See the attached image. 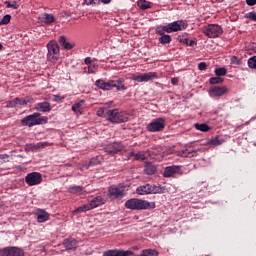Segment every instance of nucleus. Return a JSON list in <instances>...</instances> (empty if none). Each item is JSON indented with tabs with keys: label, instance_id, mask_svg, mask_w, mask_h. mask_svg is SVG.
<instances>
[{
	"label": "nucleus",
	"instance_id": "obj_1",
	"mask_svg": "<svg viewBox=\"0 0 256 256\" xmlns=\"http://www.w3.org/2000/svg\"><path fill=\"white\" fill-rule=\"evenodd\" d=\"M126 209H131V211H145L155 209V202H149L147 200L131 198L125 202Z\"/></svg>",
	"mask_w": 256,
	"mask_h": 256
},
{
	"label": "nucleus",
	"instance_id": "obj_2",
	"mask_svg": "<svg viewBox=\"0 0 256 256\" xmlns=\"http://www.w3.org/2000/svg\"><path fill=\"white\" fill-rule=\"evenodd\" d=\"M136 193L138 195H151V194H157V193H165V187H161V185H151L146 184L139 186L136 189Z\"/></svg>",
	"mask_w": 256,
	"mask_h": 256
},
{
	"label": "nucleus",
	"instance_id": "obj_3",
	"mask_svg": "<svg viewBox=\"0 0 256 256\" xmlns=\"http://www.w3.org/2000/svg\"><path fill=\"white\" fill-rule=\"evenodd\" d=\"M182 29H187V22L183 20L175 21L167 26H161L157 29L158 33H161V30L165 33H173L177 31H182Z\"/></svg>",
	"mask_w": 256,
	"mask_h": 256
},
{
	"label": "nucleus",
	"instance_id": "obj_4",
	"mask_svg": "<svg viewBox=\"0 0 256 256\" xmlns=\"http://www.w3.org/2000/svg\"><path fill=\"white\" fill-rule=\"evenodd\" d=\"M48 54H47V61H50V63H55L56 61H59V53L60 48L59 44L55 40H51L47 44Z\"/></svg>",
	"mask_w": 256,
	"mask_h": 256
},
{
	"label": "nucleus",
	"instance_id": "obj_5",
	"mask_svg": "<svg viewBox=\"0 0 256 256\" xmlns=\"http://www.w3.org/2000/svg\"><path fill=\"white\" fill-rule=\"evenodd\" d=\"M21 123L26 127H33L35 125H42V123H47V118L41 117L40 113H34L22 119Z\"/></svg>",
	"mask_w": 256,
	"mask_h": 256
},
{
	"label": "nucleus",
	"instance_id": "obj_6",
	"mask_svg": "<svg viewBox=\"0 0 256 256\" xmlns=\"http://www.w3.org/2000/svg\"><path fill=\"white\" fill-rule=\"evenodd\" d=\"M101 205H105V199L101 196H96L95 198L90 200L88 204H85L77 208L74 211V213H83L85 211H91V209H95Z\"/></svg>",
	"mask_w": 256,
	"mask_h": 256
},
{
	"label": "nucleus",
	"instance_id": "obj_7",
	"mask_svg": "<svg viewBox=\"0 0 256 256\" xmlns=\"http://www.w3.org/2000/svg\"><path fill=\"white\" fill-rule=\"evenodd\" d=\"M108 121H110V123H127V121H129V114L119 109H113L110 110Z\"/></svg>",
	"mask_w": 256,
	"mask_h": 256
},
{
	"label": "nucleus",
	"instance_id": "obj_8",
	"mask_svg": "<svg viewBox=\"0 0 256 256\" xmlns=\"http://www.w3.org/2000/svg\"><path fill=\"white\" fill-rule=\"evenodd\" d=\"M203 33L210 39H215V37L223 35V28L217 24H209L203 28Z\"/></svg>",
	"mask_w": 256,
	"mask_h": 256
},
{
	"label": "nucleus",
	"instance_id": "obj_9",
	"mask_svg": "<svg viewBox=\"0 0 256 256\" xmlns=\"http://www.w3.org/2000/svg\"><path fill=\"white\" fill-rule=\"evenodd\" d=\"M146 129L147 131H150V133H157L158 131H163V129H165V119H154L151 123L147 125Z\"/></svg>",
	"mask_w": 256,
	"mask_h": 256
},
{
	"label": "nucleus",
	"instance_id": "obj_10",
	"mask_svg": "<svg viewBox=\"0 0 256 256\" xmlns=\"http://www.w3.org/2000/svg\"><path fill=\"white\" fill-rule=\"evenodd\" d=\"M42 181H43V176L39 172H31L27 174V176L25 177V183H27L29 187L40 185Z\"/></svg>",
	"mask_w": 256,
	"mask_h": 256
},
{
	"label": "nucleus",
	"instance_id": "obj_11",
	"mask_svg": "<svg viewBox=\"0 0 256 256\" xmlns=\"http://www.w3.org/2000/svg\"><path fill=\"white\" fill-rule=\"evenodd\" d=\"M156 72H148L142 75H132L130 77L131 81H137V83H145L147 81H153V79H158Z\"/></svg>",
	"mask_w": 256,
	"mask_h": 256
},
{
	"label": "nucleus",
	"instance_id": "obj_12",
	"mask_svg": "<svg viewBox=\"0 0 256 256\" xmlns=\"http://www.w3.org/2000/svg\"><path fill=\"white\" fill-rule=\"evenodd\" d=\"M159 152H155V151H140L137 152L135 155V161H145V159H149V157H151V159H155L156 161H161V158H156L159 157Z\"/></svg>",
	"mask_w": 256,
	"mask_h": 256
},
{
	"label": "nucleus",
	"instance_id": "obj_13",
	"mask_svg": "<svg viewBox=\"0 0 256 256\" xmlns=\"http://www.w3.org/2000/svg\"><path fill=\"white\" fill-rule=\"evenodd\" d=\"M125 146L121 142H113L104 147L105 153L107 155H117V153L123 151Z\"/></svg>",
	"mask_w": 256,
	"mask_h": 256
},
{
	"label": "nucleus",
	"instance_id": "obj_14",
	"mask_svg": "<svg viewBox=\"0 0 256 256\" xmlns=\"http://www.w3.org/2000/svg\"><path fill=\"white\" fill-rule=\"evenodd\" d=\"M0 256H25V252L18 247H8L0 250Z\"/></svg>",
	"mask_w": 256,
	"mask_h": 256
},
{
	"label": "nucleus",
	"instance_id": "obj_15",
	"mask_svg": "<svg viewBox=\"0 0 256 256\" xmlns=\"http://www.w3.org/2000/svg\"><path fill=\"white\" fill-rule=\"evenodd\" d=\"M124 193H125V190L123 188H119L117 186H111L108 189V195L112 199H122Z\"/></svg>",
	"mask_w": 256,
	"mask_h": 256
},
{
	"label": "nucleus",
	"instance_id": "obj_16",
	"mask_svg": "<svg viewBox=\"0 0 256 256\" xmlns=\"http://www.w3.org/2000/svg\"><path fill=\"white\" fill-rule=\"evenodd\" d=\"M133 255V251L131 250H107L103 252V256H130Z\"/></svg>",
	"mask_w": 256,
	"mask_h": 256
},
{
	"label": "nucleus",
	"instance_id": "obj_17",
	"mask_svg": "<svg viewBox=\"0 0 256 256\" xmlns=\"http://www.w3.org/2000/svg\"><path fill=\"white\" fill-rule=\"evenodd\" d=\"M95 85L99 89H103V91H111V89L115 85V80H110L109 82H105L103 80H97Z\"/></svg>",
	"mask_w": 256,
	"mask_h": 256
},
{
	"label": "nucleus",
	"instance_id": "obj_18",
	"mask_svg": "<svg viewBox=\"0 0 256 256\" xmlns=\"http://www.w3.org/2000/svg\"><path fill=\"white\" fill-rule=\"evenodd\" d=\"M227 87H219V86H213L210 88V95L211 97H223L225 93H227Z\"/></svg>",
	"mask_w": 256,
	"mask_h": 256
},
{
	"label": "nucleus",
	"instance_id": "obj_19",
	"mask_svg": "<svg viewBox=\"0 0 256 256\" xmlns=\"http://www.w3.org/2000/svg\"><path fill=\"white\" fill-rule=\"evenodd\" d=\"M63 245L66 251H76L77 247H79V242L73 238H68L64 240Z\"/></svg>",
	"mask_w": 256,
	"mask_h": 256
},
{
	"label": "nucleus",
	"instance_id": "obj_20",
	"mask_svg": "<svg viewBox=\"0 0 256 256\" xmlns=\"http://www.w3.org/2000/svg\"><path fill=\"white\" fill-rule=\"evenodd\" d=\"M177 173H181V166H168L164 169L163 177H173Z\"/></svg>",
	"mask_w": 256,
	"mask_h": 256
},
{
	"label": "nucleus",
	"instance_id": "obj_21",
	"mask_svg": "<svg viewBox=\"0 0 256 256\" xmlns=\"http://www.w3.org/2000/svg\"><path fill=\"white\" fill-rule=\"evenodd\" d=\"M84 63L88 67L87 73H97V69H99V65L95 63V60H92L91 57H87L85 58Z\"/></svg>",
	"mask_w": 256,
	"mask_h": 256
},
{
	"label": "nucleus",
	"instance_id": "obj_22",
	"mask_svg": "<svg viewBox=\"0 0 256 256\" xmlns=\"http://www.w3.org/2000/svg\"><path fill=\"white\" fill-rule=\"evenodd\" d=\"M36 217L38 223H45V221H49V213L43 209L36 210Z\"/></svg>",
	"mask_w": 256,
	"mask_h": 256
},
{
	"label": "nucleus",
	"instance_id": "obj_23",
	"mask_svg": "<svg viewBox=\"0 0 256 256\" xmlns=\"http://www.w3.org/2000/svg\"><path fill=\"white\" fill-rule=\"evenodd\" d=\"M59 43L61 47H63L66 50H71L73 47H75V44L71 42H67V38L65 36H60L59 37Z\"/></svg>",
	"mask_w": 256,
	"mask_h": 256
},
{
	"label": "nucleus",
	"instance_id": "obj_24",
	"mask_svg": "<svg viewBox=\"0 0 256 256\" xmlns=\"http://www.w3.org/2000/svg\"><path fill=\"white\" fill-rule=\"evenodd\" d=\"M124 83L125 79L119 78L118 80H114L113 87H116L117 91H127V87Z\"/></svg>",
	"mask_w": 256,
	"mask_h": 256
},
{
	"label": "nucleus",
	"instance_id": "obj_25",
	"mask_svg": "<svg viewBox=\"0 0 256 256\" xmlns=\"http://www.w3.org/2000/svg\"><path fill=\"white\" fill-rule=\"evenodd\" d=\"M37 109L42 111V113H49V111H51V104L49 102L38 103Z\"/></svg>",
	"mask_w": 256,
	"mask_h": 256
},
{
	"label": "nucleus",
	"instance_id": "obj_26",
	"mask_svg": "<svg viewBox=\"0 0 256 256\" xmlns=\"http://www.w3.org/2000/svg\"><path fill=\"white\" fill-rule=\"evenodd\" d=\"M144 173H146V175H155V173H157V167L152 163H147L144 167Z\"/></svg>",
	"mask_w": 256,
	"mask_h": 256
},
{
	"label": "nucleus",
	"instance_id": "obj_27",
	"mask_svg": "<svg viewBox=\"0 0 256 256\" xmlns=\"http://www.w3.org/2000/svg\"><path fill=\"white\" fill-rule=\"evenodd\" d=\"M43 22L46 25H49L51 23H55V16L53 14L44 13L42 16Z\"/></svg>",
	"mask_w": 256,
	"mask_h": 256
},
{
	"label": "nucleus",
	"instance_id": "obj_28",
	"mask_svg": "<svg viewBox=\"0 0 256 256\" xmlns=\"http://www.w3.org/2000/svg\"><path fill=\"white\" fill-rule=\"evenodd\" d=\"M110 111H111L110 109L102 107L97 111V115H98V117H104L105 119H107L109 121Z\"/></svg>",
	"mask_w": 256,
	"mask_h": 256
},
{
	"label": "nucleus",
	"instance_id": "obj_29",
	"mask_svg": "<svg viewBox=\"0 0 256 256\" xmlns=\"http://www.w3.org/2000/svg\"><path fill=\"white\" fill-rule=\"evenodd\" d=\"M159 256V251L155 249H145L142 250L141 254L138 256Z\"/></svg>",
	"mask_w": 256,
	"mask_h": 256
},
{
	"label": "nucleus",
	"instance_id": "obj_30",
	"mask_svg": "<svg viewBox=\"0 0 256 256\" xmlns=\"http://www.w3.org/2000/svg\"><path fill=\"white\" fill-rule=\"evenodd\" d=\"M69 193H74L75 195H83L84 188L81 186H72L68 189Z\"/></svg>",
	"mask_w": 256,
	"mask_h": 256
},
{
	"label": "nucleus",
	"instance_id": "obj_31",
	"mask_svg": "<svg viewBox=\"0 0 256 256\" xmlns=\"http://www.w3.org/2000/svg\"><path fill=\"white\" fill-rule=\"evenodd\" d=\"M138 7H140L142 10L151 9V3L147 0H139L137 2Z\"/></svg>",
	"mask_w": 256,
	"mask_h": 256
},
{
	"label": "nucleus",
	"instance_id": "obj_32",
	"mask_svg": "<svg viewBox=\"0 0 256 256\" xmlns=\"http://www.w3.org/2000/svg\"><path fill=\"white\" fill-rule=\"evenodd\" d=\"M195 129H197L198 131H202V133H207V131H210L211 127H209V125L207 124H195L194 125Z\"/></svg>",
	"mask_w": 256,
	"mask_h": 256
},
{
	"label": "nucleus",
	"instance_id": "obj_33",
	"mask_svg": "<svg viewBox=\"0 0 256 256\" xmlns=\"http://www.w3.org/2000/svg\"><path fill=\"white\" fill-rule=\"evenodd\" d=\"M172 41V38L170 35H167V34H163L160 38H159V42L162 44V45H167L169 43H171Z\"/></svg>",
	"mask_w": 256,
	"mask_h": 256
},
{
	"label": "nucleus",
	"instance_id": "obj_34",
	"mask_svg": "<svg viewBox=\"0 0 256 256\" xmlns=\"http://www.w3.org/2000/svg\"><path fill=\"white\" fill-rule=\"evenodd\" d=\"M181 156L182 157H189V158L197 157V151H195V150L194 151H189L188 149H185V150L182 151Z\"/></svg>",
	"mask_w": 256,
	"mask_h": 256
},
{
	"label": "nucleus",
	"instance_id": "obj_35",
	"mask_svg": "<svg viewBox=\"0 0 256 256\" xmlns=\"http://www.w3.org/2000/svg\"><path fill=\"white\" fill-rule=\"evenodd\" d=\"M208 145H213L214 147H218V145H223V140H219V137H215L208 140Z\"/></svg>",
	"mask_w": 256,
	"mask_h": 256
},
{
	"label": "nucleus",
	"instance_id": "obj_36",
	"mask_svg": "<svg viewBox=\"0 0 256 256\" xmlns=\"http://www.w3.org/2000/svg\"><path fill=\"white\" fill-rule=\"evenodd\" d=\"M214 73L217 77H225V75H227V69H225V68H216Z\"/></svg>",
	"mask_w": 256,
	"mask_h": 256
},
{
	"label": "nucleus",
	"instance_id": "obj_37",
	"mask_svg": "<svg viewBox=\"0 0 256 256\" xmlns=\"http://www.w3.org/2000/svg\"><path fill=\"white\" fill-rule=\"evenodd\" d=\"M83 105H85V100H81L80 102L75 103L72 106V111H74V113H77V111H79V109L82 108Z\"/></svg>",
	"mask_w": 256,
	"mask_h": 256
},
{
	"label": "nucleus",
	"instance_id": "obj_38",
	"mask_svg": "<svg viewBox=\"0 0 256 256\" xmlns=\"http://www.w3.org/2000/svg\"><path fill=\"white\" fill-rule=\"evenodd\" d=\"M248 67L249 69H256V56H252L248 59Z\"/></svg>",
	"mask_w": 256,
	"mask_h": 256
},
{
	"label": "nucleus",
	"instance_id": "obj_39",
	"mask_svg": "<svg viewBox=\"0 0 256 256\" xmlns=\"http://www.w3.org/2000/svg\"><path fill=\"white\" fill-rule=\"evenodd\" d=\"M219 83H223V78L219 76L210 78V85H219Z\"/></svg>",
	"mask_w": 256,
	"mask_h": 256
},
{
	"label": "nucleus",
	"instance_id": "obj_40",
	"mask_svg": "<svg viewBox=\"0 0 256 256\" xmlns=\"http://www.w3.org/2000/svg\"><path fill=\"white\" fill-rule=\"evenodd\" d=\"M11 22V15L6 14L2 20L0 21V25H9V23Z\"/></svg>",
	"mask_w": 256,
	"mask_h": 256
},
{
	"label": "nucleus",
	"instance_id": "obj_41",
	"mask_svg": "<svg viewBox=\"0 0 256 256\" xmlns=\"http://www.w3.org/2000/svg\"><path fill=\"white\" fill-rule=\"evenodd\" d=\"M244 19H250L251 21H256V12L252 11V12L246 13L244 15Z\"/></svg>",
	"mask_w": 256,
	"mask_h": 256
},
{
	"label": "nucleus",
	"instance_id": "obj_42",
	"mask_svg": "<svg viewBox=\"0 0 256 256\" xmlns=\"http://www.w3.org/2000/svg\"><path fill=\"white\" fill-rule=\"evenodd\" d=\"M17 106V100L16 98L14 100H10L6 102L7 109H13V107Z\"/></svg>",
	"mask_w": 256,
	"mask_h": 256
},
{
	"label": "nucleus",
	"instance_id": "obj_43",
	"mask_svg": "<svg viewBox=\"0 0 256 256\" xmlns=\"http://www.w3.org/2000/svg\"><path fill=\"white\" fill-rule=\"evenodd\" d=\"M231 61V65H241V59H239V57L237 56H232L230 58Z\"/></svg>",
	"mask_w": 256,
	"mask_h": 256
},
{
	"label": "nucleus",
	"instance_id": "obj_44",
	"mask_svg": "<svg viewBox=\"0 0 256 256\" xmlns=\"http://www.w3.org/2000/svg\"><path fill=\"white\" fill-rule=\"evenodd\" d=\"M27 103H29L27 99L16 98V105H27Z\"/></svg>",
	"mask_w": 256,
	"mask_h": 256
},
{
	"label": "nucleus",
	"instance_id": "obj_45",
	"mask_svg": "<svg viewBox=\"0 0 256 256\" xmlns=\"http://www.w3.org/2000/svg\"><path fill=\"white\" fill-rule=\"evenodd\" d=\"M179 43H183L184 45H189V40L187 38L178 36Z\"/></svg>",
	"mask_w": 256,
	"mask_h": 256
},
{
	"label": "nucleus",
	"instance_id": "obj_46",
	"mask_svg": "<svg viewBox=\"0 0 256 256\" xmlns=\"http://www.w3.org/2000/svg\"><path fill=\"white\" fill-rule=\"evenodd\" d=\"M198 69H199L200 71H205V69H207V63H205V62L199 63V64H198Z\"/></svg>",
	"mask_w": 256,
	"mask_h": 256
},
{
	"label": "nucleus",
	"instance_id": "obj_47",
	"mask_svg": "<svg viewBox=\"0 0 256 256\" xmlns=\"http://www.w3.org/2000/svg\"><path fill=\"white\" fill-rule=\"evenodd\" d=\"M1 161H9V155L7 154H0Z\"/></svg>",
	"mask_w": 256,
	"mask_h": 256
},
{
	"label": "nucleus",
	"instance_id": "obj_48",
	"mask_svg": "<svg viewBox=\"0 0 256 256\" xmlns=\"http://www.w3.org/2000/svg\"><path fill=\"white\" fill-rule=\"evenodd\" d=\"M246 4L249 5V7H253L256 5V0H246Z\"/></svg>",
	"mask_w": 256,
	"mask_h": 256
},
{
	"label": "nucleus",
	"instance_id": "obj_49",
	"mask_svg": "<svg viewBox=\"0 0 256 256\" xmlns=\"http://www.w3.org/2000/svg\"><path fill=\"white\" fill-rule=\"evenodd\" d=\"M7 7L12 9H17V3L11 4V2H6Z\"/></svg>",
	"mask_w": 256,
	"mask_h": 256
},
{
	"label": "nucleus",
	"instance_id": "obj_50",
	"mask_svg": "<svg viewBox=\"0 0 256 256\" xmlns=\"http://www.w3.org/2000/svg\"><path fill=\"white\" fill-rule=\"evenodd\" d=\"M86 5H95L97 3V0H84Z\"/></svg>",
	"mask_w": 256,
	"mask_h": 256
},
{
	"label": "nucleus",
	"instance_id": "obj_51",
	"mask_svg": "<svg viewBox=\"0 0 256 256\" xmlns=\"http://www.w3.org/2000/svg\"><path fill=\"white\" fill-rule=\"evenodd\" d=\"M53 101H63V97H61L59 95H54L53 96Z\"/></svg>",
	"mask_w": 256,
	"mask_h": 256
},
{
	"label": "nucleus",
	"instance_id": "obj_52",
	"mask_svg": "<svg viewBox=\"0 0 256 256\" xmlns=\"http://www.w3.org/2000/svg\"><path fill=\"white\" fill-rule=\"evenodd\" d=\"M189 47H194V45H197V42H195V40H188V44Z\"/></svg>",
	"mask_w": 256,
	"mask_h": 256
},
{
	"label": "nucleus",
	"instance_id": "obj_53",
	"mask_svg": "<svg viewBox=\"0 0 256 256\" xmlns=\"http://www.w3.org/2000/svg\"><path fill=\"white\" fill-rule=\"evenodd\" d=\"M171 83L172 85H177L179 83V78H172Z\"/></svg>",
	"mask_w": 256,
	"mask_h": 256
},
{
	"label": "nucleus",
	"instance_id": "obj_54",
	"mask_svg": "<svg viewBox=\"0 0 256 256\" xmlns=\"http://www.w3.org/2000/svg\"><path fill=\"white\" fill-rule=\"evenodd\" d=\"M102 3H104V5H107L109 3H111V0H101Z\"/></svg>",
	"mask_w": 256,
	"mask_h": 256
},
{
	"label": "nucleus",
	"instance_id": "obj_55",
	"mask_svg": "<svg viewBox=\"0 0 256 256\" xmlns=\"http://www.w3.org/2000/svg\"><path fill=\"white\" fill-rule=\"evenodd\" d=\"M129 155H130V157H134V159H135V155H137V153H135L134 151H131V152L129 153Z\"/></svg>",
	"mask_w": 256,
	"mask_h": 256
},
{
	"label": "nucleus",
	"instance_id": "obj_56",
	"mask_svg": "<svg viewBox=\"0 0 256 256\" xmlns=\"http://www.w3.org/2000/svg\"><path fill=\"white\" fill-rule=\"evenodd\" d=\"M90 163H91V165H97V162H95V159H92V160L90 161Z\"/></svg>",
	"mask_w": 256,
	"mask_h": 256
},
{
	"label": "nucleus",
	"instance_id": "obj_57",
	"mask_svg": "<svg viewBox=\"0 0 256 256\" xmlns=\"http://www.w3.org/2000/svg\"><path fill=\"white\" fill-rule=\"evenodd\" d=\"M37 145H38L39 148L45 147V144H43V143H38Z\"/></svg>",
	"mask_w": 256,
	"mask_h": 256
},
{
	"label": "nucleus",
	"instance_id": "obj_58",
	"mask_svg": "<svg viewBox=\"0 0 256 256\" xmlns=\"http://www.w3.org/2000/svg\"><path fill=\"white\" fill-rule=\"evenodd\" d=\"M3 49V44L0 43V51Z\"/></svg>",
	"mask_w": 256,
	"mask_h": 256
},
{
	"label": "nucleus",
	"instance_id": "obj_59",
	"mask_svg": "<svg viewBox=\"0 0 256 256\" xmlns=\"http://www.w3.org/2000/svg\"><path fill=\"white\" fill-rule=\"evenodd\" d=\"M160 159H163V155L160 156Z\"/></svg>",
	"mask_w": 256,
	"mask_h": 256
}]
</instances>
